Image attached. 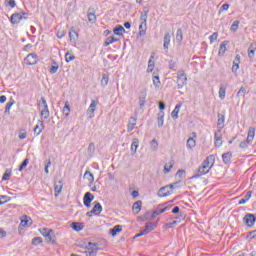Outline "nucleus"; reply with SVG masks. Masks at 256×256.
Segmentation results:
<instances>
[{"label": "nucleus", "mask_w": 256, "mask_h": 256, "mask_svg": "<svg viewBox=\"0 0 256 256\" xmlns=\"http://www.w3.org/2000/svg\"><path fill=\"white\" fill-rule=\"evenodd\" d=\"M101 85L102 87H107V85H109V74H102Z\"/></svg>", "instance_id": "nucleus-37"}, {"label": "nucleus", "mask_w": 256, "mask_h": 256, "mask_svg": "<svg viewBox=\"0 0 256 256\" xmlns=\"http://www.w3.org/2000/svg\"><path fill=\"white\" fill-rule=\"evenodd\" d=\"M113 33H114V35H118V37H121V36H123V33H125V28L122 25H117L113 29Z\"/></svg>", "instance_id": "nucleus-27"}, {"label": "nucleus", "mask_w": 256, "mask_h": 256, "mask_svg": "<svg viewBox=\"0 0 256 256\" xmlns=\"http://www.w3.org/2000/svg\"><path fill=\"white\" fill-rule=\"evenodd\" d=\"M241 22L239 21V20H235L234 22H233V24L231 25V28H230V30L233 32V33H235V31H237V29H239V24H240Z\"/></svg>", "instance_id": "nucleus-48"}, {"label": "nucleus", "mask_w": 256, "mask_h": 256, "mask_svg": "<svg viewBox=\"0 0 256 256\" xmlns=\"http://www.w3.org/2000/svg\"><path fill=\"white\" fill-rule=\"evenodd\" d=\"M153 85L155 87H161V80L159 79V76H153Z\"/></svg>", "instance_id": "nucleus-56"}, {"label": "nucleus", "mask_w": 256, "mask_h": 256, "mask_svg": "<svg viewBox=\"0 0 256 256\" xmlns=\"http://www.w3.org/2000/svg\"><path fill=\"white\" fill-rule=\"evenodd\" d=\"M176 219H179V221L174 220L172 223H170L171 226L177 225V223H181V221H184L185 214L180 213V216L176 217Z\"/></svg>", "instance_id": "nucleus-46"}, {"label": "nucleus", "mask_w": 256, "mask_h": 256, "mask_svg": "<svg viewBox=\"0 0 256 256\" xmlns=\"http://www.w3.org/2000/svg\"><path fill=\"white\" fill-rule=\"evenodd\" d=\"M187 149H193V147H195V145H196V142H195V139H193V138H188V140H187Z\"/></svg>", "instance_id": "nucleus-44"}, {"label": "nucleus", "mask_w": 256, "mask_h": 256, "mask_svg": "<svg viewBox=\"0 0 256 256\" xmlns=\"http://www.w3.org/2000/svg\"><path fill=\"white\" fill-rule=\"evenodd\" d=\"M149 16V11H145L140 16V23L144 25V29H147V17Z\"/></svg>", "instance_id": "nucleus-31"}, {"label": "nucleus", "mask_w": 256, "mask_h": 256, "mask_svg": "<svg viewBox=\"0 0 256 256\" xmlns=\"http://www.w3.org/2000/svg\"><path fill=\"white\" fill-rule=\"evenodd\" d=\"M29 165V158H25L22 163L20 164L18 171H23L25 167Z\"/></svg>", "instance_id": "nucleus-47"}, {"label": "nucleus", "mask_w": 256, "mask_h": 256, "mask_svg": "<svg viewBox=\"0 0 256 256\" xmlns=\"http://www.w3.org/2000/svg\"><path fill=\"white\" fill-rule=\"evenodd\" d=\"M219 37V33L217 32H214L212 35H210L209 37V40H210V43H215V41H217Z\"/></svg>", "instance_id": "nucleus-57"}, {"label": "nucleus", "mask_w": 256, "mask_h": 256, "mask_svg": "<svg viewBox=\"0 0 256 256\" xmlns=\"http://www.w3.org/2000/svg\"><path fill=\"white\" fill-rule=\"evenodd\" d=\"M150 147H151V151H157L158 147H159V142H157L156 139H153L150 142Z\"/></svg>", "instance_id": "nucleus-45"}, {"label": "nucleus", "mask_w": 256, "mask_h": 256, "mask_svg": "<svg viewBox=\"0 0 256 256\" xmlns=\"http://www.w3.org/2000/svg\"><path fill=\"white\" fill-rule=\"evenodd\" d=\"M41 106L43 107V109H49V105L47 104V100L43 96L41 97Z\"/></svg>", "instance_id": "nucleus-59"}, {"label": "nucleus", "mask_w": 256, "mask_h": 256, "mask_svg": "<svg viewBox=\"0 0 256 256\" xmlns=\"http://www.w3.org/2000/svg\"><path fill=\"white\" fill-rule=\"evenodd\" d=\"M146 99H147V94L142 93L141 96L139 97L140 109H143V107H145Z\"/></svg>", "instance_id": "nucleus-39"}, {"label": "nucleus", "mask_w": 256, "mask_h": 256, "mask_svg": "<svg viewBox=\"0 0 256 256\" xmlns=\"http://www.w3.org/2000/svg\"><path fill=\"white\" fill-rule=\"evenodd\" d=\"M202 165L207 167L208 169H212L213 165H215V155H209L203 162Z\"/></svg>", "instance_id": "nucleus-10"}, {"label": "nucleus", "mask_w": 256, "mask_h": 256, "mask_svg": "<svg viewBox=\"0 0 256 256\" xmlns=\"http://www.w3.org/2000/svg\"><path fill=\"white\" fill-rule=\"evenodd\" d=\"M177 78V89H183V87L187 85V75H185V70H179Z\"/></svg>", "instance_id": "nucleus-2"}, {"label": "nucleus", "mask_w": 256, "mask_h": 256, "mask_svg": "<svg viewBox=\"0 0 256 256\" xmlns=\"http://www.w3.org/2000/svg\"><path fill=\"white\" fill-rule=\"evenodd\" d=\"M229 7H230L229 4L227 3L223 4L219 10V14L223 13V11H229Z\"/></svg>", "instance_id": "nucleus-60"}, {"label": "nucleus", "mask_w": 256, "mask_h": 256, "mask_svg": "<svg viewBox=\"0 0 256 256\" xmlns=\"http://www.w3.org/2000/svg\"><path fill=\"white\" fill-rule=\"evenodd\" d=\"M102 211H103V206H101V203L96 202V204L92 208V213H94V215H101Z\"/></svg>", "instance_id": "nucleus-25"}, {"label": "nucleus", "mask_w": 256, "mask_h": 256, "mask_svg": "<svg viewBox=\"0 0 256 256\" xmlns=\"http://www.w3.org/2000/svg\"><path fill=\"white\" fill-rule=\"evenodd\" d=\"M84 177L88 179L90 183H93V181H95V177H93V173H90L89 171L85 172Z\"/></svg>", "instance_id": "nucleus-50"}, {"label": "nucleus", "mask_w": 256, "mask_h": 256, "mask_svg": "<svg viewBox=\"0 0 256 256\" xmlns=\"http://www.w3.org/2000/svg\"><path fill=\"white\" fill-rule=\"evenodd\" d=\"M214 141H216V147H221L223 145V140H221V128H218V131L215 132Z\"/></svg>", "instance_id": "nucleus-18"}, {"label": "nucleus", "mask_w": 256, "mask_h": 256, "mask_svg": "<svg viewBox=\"0 0 256 256\" xmlns=\"http://www.w3.org/2000/svg\"><path fill=\"white\" fill-rule=\"evenodd\" d=\"M62 189H63V182L59 181L58 185L55 184V187H54L55 193H61Z\"/></svg>", "instance_id": "nucleus-52"}, {"label": "nucleus", "mask_w": 256, "mask_h": 256, "mask_svg": "<svg viewBox=\"0 0 256 256\" xmlns=\"http://www.w3.org/2000/svg\"><path fill=\"white\" fill-rule=\"evenodd\" d=\"M141 207H143V202L138 200L133 204L132 209L133 211H136V213H139L141 211Z\"/></svg>", "instance_id": "nucleus-36"}, {"label": "nucleus", "mask_w": 256, "mask_h": 256, "mask_svg": "<svg viewBox=\"0 0 256 256\" xmlns=\"http://www.w3.org/2000/svg\"><path fill=\"white\" fill-rule=\"evenodd\" d=\"M227 45H229V41H223L220 44L218 55L219 57H223L225 55V51H227Z\"/></svg>", "instance_id": "nucleus-22"}, {"label": "nucleus", "mask_w": 256, "mask_h": 256, "mask_svg": "<svg viewBox=\"0 0 256 256\" xmlns=\"http://www.w3.org/2000/svg\"><path fill=\"white\" fill-rule=\"evenodd\" d=\"M255 221V214L248 213L243 218V223L246 224L247 227H253L255 225Z\"/></svg>", "instance_id": "nucleus-4"}, {"label": "nucleus", "mask_w": 256, "mask_h": 256, "mask_svg": "<svg viewBox=\"0 0 256 256\" xmlns=\"http://www.w3.org/2000/svg\"><path fill=\"white\" fill-rule=\"evenodd\" d=\"M13 174L11 169H6L5 173L2 176V181H9L11 179V175Z\"/></svg>", "instance_id": "nucleus-38"}, {"label": "nucleus", "mask_w": 256, "mask_h": 256, "mask_svg": "<svg viewBox=\"0 0 256 256\" xmlns=\"http://www.w3.org/2000/svg\"><path fill=\"white\" fill-rule=\"evenodd\" d=\"M182 104L179 103L175 106L174 110L171 113L172 119H179V111L181 110Z\"/></svg>", "instance_id": "nucleus-26"}, {"label": "nucleus", "mask_w": 256, "mask_h": 256, "mask_svg": "<svg viewBox=\"0 0 256 256\" xmlns=\"http://www.w3.org/2000/svg\"><path fill=\"white\" fill-rule=\"evenodd\" d=\"M248 143H253V139H255V127H250L248 130V136L246 138Z\"/></svg>", "instance_id": "nucleus-28"}, {"label": "nucleus", "mask_w": 256, "mask_h": 256, "mask_svg": "<svg viewBox=\"0 0 256 256\" xmlns=\"http://www.w3.org/2000/svg\"><path fill=\"white\" fill-rule=\"evenodd\" d=\"M62 113L65 117H69V115H71V105H69V102H65Z\"/></svg>", "instance_id": "nucleus-34"}, {"label": "nucleus", "mask_w": 256, "mask_h": 256, "mask_svg": "<svg viewBox=\"0 0 256 256\" xmlns=\"http://www.w3.org/2000/svg\"><path fill=\"white\" fill-rule=\"evenodd\" d=\"M87 17L89 23H95L97 21V15H95V11L91 8L88 9Z\"/></svg>", "instance_id": "nucleus-20"}, {"label": "nucleus", "mask_w": 256, "mask_h": 256, "mask_svg": "<svg viewBox=\"0 0 256 256\" xmlns=\"http://www.w3.org/2000/svg\"><path fill=\"white\" fill-rule=\"evenodd\" d=\"M21 21H23V15H21V13H13L10 17V23L12 25H19V23H21Z\"/></svg>", "instance_id": "nucleus-8"}, {"label": "nucleus", "mask_w": 256, "mask_h": 256, "mask_svg": "<svg viewBox=\"0 0 256 256\" xmlns=\"http://www.w3.org/2000/svg\"><path fill=\"white\" fill-rule=\"evenodd\" d=\"M157 123L158 127H163V124L165 123V112L160 111L158 113Z\"/></svg>", "instance_id": "nucleus-29"}, {"label": "nucleus", "mask_w": 256, "mask_h": 256, "mask_svg": "<svg viewBox=\"0 0 256 256\" xmlns=\"http://www.w3.org/2000/svg\"><path fill=\"white\" fill-rule=\"evenodd\" d=\"M219 129H223L225 127V114L224 113H218V123H217Z\"/></svg>", "instance_id": "nucleus-24"}, {"label": "nucleus", "mask_w": 256, "mask_h": 256, "mask_svg": "<svg viewBox=\"0 0 256 256\" xmlns=\"http://www.w3.org/2000/svg\"><path fill=\"white\" fill-rule=\"evenodd\" d=\"M155 57L151 55L149 61H148V68H147V73H152L153 69H155V61H153Z\"/></svg>", "instance_id": "nucleus-30"}, {"label": "nucleus", "mask_w": 256, "mask_h": 256, "mask_svg": "<svg viewBox=\"0 0 256 256\" xmlns=\"http://www.w3.org/2000/svg\"><path fill=\"white\" fill-rule=\"evenodd\" d=\"M137 149H139V140L137 138H134L131 144L132 153H137Z\"/></svg>", "instance_id": "nucleus-35"}, {"label": "nucleus", "mask_w": 256, "mask_h": 256, "mask_svg": "<svg viewBox=\"0 0 256 256\" xmlns=\"http://www.w3.org/2000/svg\"><path fill=\"white\" fill-rule=\"evenodd\" d=\"M185 175H186V172L183 169L178 170L176 173V177H179L180 179L185 178Z\"/></svg>", "instance_id": "nucleus-58"}, {"label": "nucleus", "mask_w": 256, "mask_h": 256, "mask_svg": "<svg viewBox=\"0 0 256 256\" xmlns=\"http://www.w3.org/2000/svg\"><path fill=\"white\" fill-rule=\"evenodd\" d=\"M10 200L9 196L2 195L0 196V201L5 205Z\"/></svg>", "instance_id": "nucleus-64"}, {"label": "nucleus", "mask_w": 256, "mask_h": 256, "mask_svg": "<svg viewBox=\"0 0 256 256\" xmlns=\"http://www.w3.org/2000/svg\"><path fill=\"white\" fill-rule=\"evenodd\" d=\"M95 199V196L91 194V192H86L83 197V204L85 207H91V203Z\"/></svg>", "instance_id": "nucleus-9"}, {"label": "nucleus", "mask_w": 256, "mask_h": 256, "mask_svg": "<svg viewBox=\"0 0 256 256\" xmlns=\"http://www.w3.org/2000/svg\"><path fill=\"white\" fill-rule=\"evenodd\" d=\"M209 171H211V168H207V166H204L203 164H201L198 168V173L194 174L192 176V179H199V177H201V175H207V173H209Z\"/></svg>", "instance_id": "nucleus-7"}, {"label": "nucleus", "mask_w": 256, "mask_h": 256, "mask_svg": "<svg viewBox=\"0 0 256 256\" xmlns=\"http://www.w3.org/2000/svg\"><path fill=\"white\" fill-rule=\"evenodd\" d=\"M40 243H43V238H41V237H34L32 239V245L37 246V245H40Z\"/></svg>", "instance_id": "nucleus-54"}, {"label": "nucleus", "mask_w": 256, "mask_h": 256, "mask_svg": "<svg viewBox=\"0 0 256 256\" xmlns=\"http://www.w3.org/2000/svg\"><path fill=\"white\" fill-rule=\"evenodd\" d=\"M218 93H219V98L221 100L225 99V94L227 93V86H225L224 84H221Z\"/></svg>", "instance_id": "nucleus-32"}, {"label": "nucleus", "mask_w": 256, "mask_h": 256, "mask_svg": "<svg viewBox=\"0 0 256 256\" xmlns=\"http://www.w3.org/2000/svg\"><path fill=\"white\" fill-rule=\"evenodd\" d=\"M239 69V62L233 61L232 73H236Z\"/></svg>", "instance_id": "nucleus-61"}, {"label": "nucleus", "mask_w": 256, "mask_h": 256, "mask_svg": "<svg viewBox=\"0 0 256 256\" xmlns=\"http://www.w3.org/2000/svg\"><path fill=\"white\" fill-rule=\"evenodd\" d=\"M46 241L48 243H52V245H55L57 243V237L55 236V232L53 229H49L48 235H46Z\"/></svg>", "instance_id": "nucleus-13"}, {"label": "nucleus", "mask_w": 256, "mask_h": 256, "mask_svg": "<svg viewBox=\"0 0 256 256\" xmlns=\"http://www.w3.org/2000/svg\"><path fill=\"white\" fill-rule=\"evenodd\" d=\"M56 36H57L58 39H63V37H65V31L64 30H58Z\"/></svg>", "instance_id": "nucleus-63"}, {"label": "nucleus", "mask_w": 256, "mask_h": 256, "mask_svg": "<svg viewBox=\"0 0 256 256\" xmlns=\"http://www.w3.org/2000/svg\"><path fill=\"white\" fill-rule=\"evenodd\" d=\"M99 244L89 242L86 251L84 252L86 256H97V251H98Z\"/></svg>", "instance_id": "nucleus-3"}, {"label": "nucleus", "mask_w": 256, "mask_h": 256, "mask_svg": "<svg viewBox=\"0 0 256 256\" xmlns=\"http://www.w3.org/2000/svg\"><path fill=\"white\" fill-rule=\"evenodd\" d=\"M97 105H99V101L92 100L89 108L86 111V114L90 119H93L95 117V109H97Z\"/></svg>", "instance_id": "nucleus-5"}, {"label": "nucleus", "mask_w": 256, "mask_h": 256, "mask_svg": "<svg viewBox=\"0 0 256 256\" xmlns=\"http://www.w3.org/2000/svg\"><path fill=\"white\" fill-rule=\"evenodd\" d=\"M237 256H256V252L252 251L250 254H245L244 252H238Z\"/></svg>", "instance_id": "nucleus-62"}, {"label": "nucleus", "mask_w": 256, "mask_h": 256, "mask_svg": "<svg viewBox=\"0 0 256 256\" xmlns=\"http://www.w3.org/2000/svg\"><path fill=\"white\" fill-rule=\"evenodd\" d=\"M44 129L45 124L43 123V120H38L37 125L34 127V135H41Z\"/></svg>", "instance_id": "nucleus-16"}, {"label": "nucleus", "mask_w": 256, "mask_h": 256, "mask_svg": "<svg viewBox=\"0 0 256 256\" xmlns=\"http://www.w3.org/2000/svg\"><path fill=\"white\" fill-rule=\"evenodd\" d=\"M13 105H15V100L10 99V101L6 104L5 107V113H7V115L11 113V107H13Z\"/></svg>", "instance_id": "nucleus-40"}, {"label": "nucleus", "mask_w": 256, "mask_h": 256, "mask_svg": "<svg viewBox=\"0 0 256 256\" xmlns=\"http://www.w3.org/2000/svg\"><path fill=\"white\" fill-rule=\"evenodd\" d=\"M255 50H256V47H255V44H251L248 48V57L250 59H252V57H254L255 55Z\"/></svg>", "instance_id": "nucleus-41"}, {"label": "nucleus", "mask_w": 256, "mask_h": 256, "mask_svg": "<svg viewBox=\"0 0 256 256\" xmlns=\"http://www.w3.org/2000/svg\"><path fill=\"white\" fill-rule=\"evenodd\" d=\"M26 65H37L39 63V58L37 57V54L30 53L25 58Z\"/></svg>", "instance_id": "nucleus-6"}, {"label": "nucleus", "mask_w": 256, "mask_h": 256, "mask_svg": "<svg viewBox=\"0 0 256 256\" xmlns=\"http://www.w3.org/2000/svg\"><path fill=\"white\" fill-rule=\"evenodd\" d=\"M136 125H137V118L131 117L129 119V123H128V126H127L128 133H131V131H133V129H135Z\"/></svg>", "instance_id": "nucleus-21"}, {"label": "nucleus", "mask_w": 256, "mask_h": 256, "mask_svg": "<svg viewBox=\"0 0 256 256\" xmlns=\"http://www.w3.org/2000/svg\"><path fill=\"white\" fill-rule=\"evenodd\" d=\"M247 93V90L245 89V87H241L239 89V91L236 94V97H245V94Z\"/></svg>", "instance_id": "nucleus-53"}, {"label": "nucleus", "mask_w": 256, "mask_h": 256, "mask_svg": "<svg viewBox=\"0 0 256 256\" xmlns=\"http://www.w3.org/2000/svg\"><path fill=\"white\" fill-rule=\"evenodd\" d=\"M252 142H249V140H244L242 142H240L239 147L240 149H247V147H249V145H251Z\"/></svg>", "instance_id": "nucleus-51"}, {"label": "nucleus", "mask_w": 256, "mask_h": 256, "mask_svg": "<svg viewBox=\"0 0 256 256\" xmlns=\"http://www.w3.org/2000/svg\"><path fill=\"white\" fill-rule=\"evenodd\" d=\"M176 41L181 43L183 41V30L179 28L176 32Z\"/></svg>", "instance_id": "nucleus-42"}, {"label": "nucleus", "mask_w": 256, "mask_h": 256, "mask_svg": "<svg viewBox=\"0 0 256 256\" xmlns=\"http://www.w3.org/2000/svg\"><path fill=\"white\" fill-rule=\"evenodd\" d=\"M174 201L171 200L166 204H160L156 207L155 211H153L151 218L155 219L158 215H161L162 213H165V211H169L171 209V206L173 205Z\"/></svg>", "instance_id": "nucleus-1"}, {"label": "nucleus", "mask_w": 256, "mask_h": 256, "mask_svg": "<svg viewBox=\"0 0 256 256\" xmlns=\"http://www.w3.org/2000/svg\"><path fill=\"white\" fill-rule=\"evenodd\" d=\"M169 45H171V34L167 32L163 38V48L166 53L169 51Z\"/></svg>", "instance_id": "nucleus-12"}, {"label": "nucleus", "mask_w": 256, "mask_h": 256, "mask_svg": "<svg viewBox=\"0 0 256 256\" xmlns=\"http://www.w3.org/2000/svg\"><path fill=\"white\" fill-rule=\"evenodd\" d=\"M155 229V224H153L152 222H147L145 224V226L141 229L142 233H144V235H147L148 233H151V231H153Z\"/></svg>", "instance_id": "nucleus-17"}, {"label": "nucleus", "mask_w": 256, "mask_h": 256, "mask_svg": "<svg viewBox=\"0 0 256 256\" xmlns=\"http://www.w3.org/2000/svg\"><path fill=\"white\" fill-rule=\"evenodd\" d=\"M65 61L66 63H71V61H75V55L71 54L70 52H67L65 54Z\"/></svg>", "instance_id": "nucleus-43"}, {"label": "nucleus", "mask_w": 256, "mask_h": 256, "mask_svg": "<svg viewBox=\"0 0 256 256\" xmlns=\"http://www.w3.org/2000/svg\"><path fill=\"white\" fill-rule=\"evenodd\" d=\"M112 43H115V40L113 39V36H109L104 42V47H109Z\"/></svg>", "instance_id": "nucleus-55"}, {"label": "nucleus", "mask_w": 256, "mask_h": 256, "mask_svg": "<svg viewBox=\"0 0 256 256\" xmlns=\"http://www.w3.org/2000/svg\"><path fill=\"white\" fill-rule=\"evenodd\" d=\"M173 195V190H169V186L161 187L158 191V197H169Z\"/></svg>", "instance_id": "nucleus-11"}, {"label": "nucleus", "mask_w": 256, "mask_h": 256, "mask_svg": "<svg viewBox=\"0 0 256 256\" xmlns=\"http://www.w3.org/2000/svg\"><path fill=\"white\" fill-rule=\"evenodd\" d=\"M32 223H33V221L31 220V217L24 215V216H22L20 226L21 227H31Z\"/></svg>", "instance_id": "nucleus-19"}, {"label": "nucleus", "mask_w": 256, "mask_h": 256, "mask_svg": "<svg viewBox=\"0 0 256 256\" xmlns=\"http://www.w3.org/2000/svg\"><path fill=\"white\" fill-rule=\"evenodd\" d=\"M83 223L81 222H72L71 228L73 231H83Z\"/></svg>", "instance_id": "nucleus-33"}, {"label": "nucleus", "mask_w": 256, "mask_h": 256, "mask_svg": "<svg viewBox=\"0 0 256 256\" xmlns=\"http://www.w3.org/2000/svg\"><path fill=\"white\" fill-rule=\"evenodd\" d=\"M231 159H233V153L231 151L222 154V160L224 165H231Z\"/></svg>", "instance_id": "nucleus-14"}, {"label": "nucleus", "mask_w": 256, "mask_h": 256, "mask_svg": "<svg viewBox=\"0 0 256 256\" xmlns=\"http://www.w3.org/2000/svg\"><path fill=\"white\" fill-rule=\"evenodd\" d=\"M121 231H123V226L116 225L109 230V233H110V235H112V237H116L117 233H121Z\"/></svg>", "instance_id": "nucleus-23"}, {"label": "nucleus", "mask_w": 256, "mask_h": 256, "mask_svg": "<svg viewBox=\"0 0 256 256\" xmlns=\"http://www.w3.org/2000/svg\"><path fill=\"white\" fill-rule=\"evenodd\" d=\"M69 39L71 41V43H77V40L79 39V33H77V31H75V28H71L69 30Z\"/></svg>", "instance_id": "nucleus-15"}, {"label": "nucleus", "mask_w": 256, "mask_h": 256, "mask_svg": "<svg viewBox=\"0 0 256 256\" xmlns=\"http://www.w3.org/2000/svg\"><path fill=\"white\" fill-rule=\"evenodd\" d=\"M40 115L44 119H49V115H50L49 108L48 109H42L41 112H40Z\"/></svg>", "instance_id": "nucleus-49"}]
</instances>
